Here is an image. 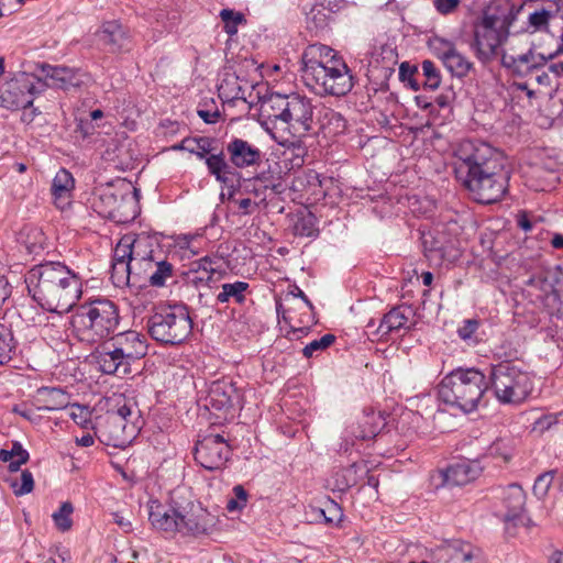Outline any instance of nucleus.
<instances>
[{
    "label": "nucleus",
    "instance_id": "1a4fd4ad",
    "mask_svg": "<svg viewBox=\"0 0 563 563\" xmlns=\"http://www.w3.org/2000/svg\"><path fill=\"white\" fill-rule=\"evenodd\" d=\"M137 190L130 183L118 180L97 189L92 199L93 210L103 218L128 223L139 213Z\"/></svg>",
    "mask_w": 563,
    "mask_h": 563
},
{
    "label": "nucleus",
    "instance_id": "774afa93",
    "mask_svg": "<svg viewBox=\"0 0 563 563\" xmlns=\"http://www.w3.org/2000/svg\"><path fill=\"white\" fill-rule=\"evenodd\" d=\"M549 563H563V551H553L549 558Z\"/></svg>",
    "mask_w": 563,
    "mask_h": 563
},
{
    "label": "nucleus",
    "instance_id": "bb28decb",
    "mask_svg": "<svg viewBox=\"0 0 563 563\" xmlns=\"http://www.w3.org/2000/svg\"><path fill=\"white\" fill-rule=\"evenodd\" d=\"M99 34L101 41L110 46L112 52H122L130 48L129 32L118 21L102 23Z\"/></svg>",
    "mask_w": 563,
    "mask_h": 563
},
{
    "label": "nucleus",
    "instance_id": "dca6fc26",
    "mask_svg": "<svg viewBox=\"0 0 563 563\" xmlns=\"http://www.w3.org/2000/svg\"><path fill=\"white\" fill-rule=\"evenodd\" d=\"M98 439L108 446L124 448L134 438L136 428L108 413L92 427Z\"/></svg>",
    "mask_w": 563,
    "mask_h": 563
},
{
    "label": "nucleus",
    "instance_id": "13d9d810",
    "mask_svg": "<svg viewBox=\"0 0 563 563\" xmlns=\"http://www.w3.org/2000/svg\"><path fill=\"white\" fill-rule=\"evenodd\" d=\"M109 416H118V418H121V422L129 423L130 418L133 415V411L130 406L126 404L119 407L115 411H109L107 412Z\"/></svg>",
    "mask_w": 563,
    "mask_h": 563
},
{
    "label": "nucleus",
    "instance_id": "20e7f679",
    "mask_svg": "<svg viewBox=\"0 0 563 563\" xmlns=\"http://www.w3.org/2000/svg\"><path fill=\"white\" fill-rule=\"evenodd\" d=\"M42 71L45 79L52 80V84L26 73L0 84V107L12 111L26 109L33 104L34 98L49 86L69 90L85 85L88 80L86 74L65 66L43 65Z\"/></svg>",
    "mask_w": 563,
    "mask_h": 563
},
{
    "label": "nucleus",
    "instance_id": "6e6552de",
    "mask_svg": "<svg viewBox=\"0 0 563 563\" xmlns=\"http://www.w3.org/2000/svg\"><path fill=\"white\" fill-rule=\"evenodd\" d=\"M152 527L168 536L199 537L208 534L213 526L211 516L201 507L165 509L161 505L151 507L148 515Z\"/></svg>",
    "mask_w": 563,
    "mask_h": 563
},
{
    "label": "nucleus",
    "instance_id": "4c0bfd02",
    "mask_svg": "<svg viewBox=\"0 0 563 563\" xmlns=\"http://www.w3.org/2000/svg\"><path fill=\"white\" fill-rule=\"evenodd\" d=\"M220 18L224 23V31L230 36L238 33L239 25L246 23V19L243 13L231 9H222L220 11Z\"/></svg>",
    "mask_w": 563,
    "mask_h": 563
},
{
    "label": "nucleus",
    "instance_id": "c85d7f7f",
    "mask_svg": "<svg viewBox=\"0 0 563 563\" xmlns=\"http://www.w3.org/2000/svg\"><path fill=\"white\" fill-rule=\"evenodd\" d=\"M314 128L325 136H334L344 132L346 122L339 112L321 107L317 111V117H314Z\"/></svg>",
    "mask_w": 563,
    "mask_h": 563
},
{
    "label": "nucleus",
    "instance_id": "2f4dec72",
    "mask_svg": "<svg viewBox=\"0 0 563 563\" xmlns=\"http://www.w3.org/2000/svg\"><path fill=\"white\" fill-rule=\"evenodd\" d=\"M174 267L166 260L158 256L144 268L142 276L154 287H162L173 276Z\"/></svg>",
    "mask_w": 563,
    "mask_h": 563
},
{
    "label": "nucleus",
    "instance_id": "c9c22d12",
    "mask_svg": "<svg viewBox=\"0 0 563 563\" xmlns=\"http://www.w3.org/2000/svg\"><path fill=\"white\" fill-rule=\"evenodd\" d=\"M0 460L9 462L10 471L16 472L22 464L27 462L29 453L19 442H14L11 450L0 451Z\"/></svg>",
    "mask_w": 563,
    "mask_h": 563
},
{
    "label": "nucleus",
    "instance_id": "3c124183",
    "mask_svg": "<svg viewBox=\"0 0 563 563\" xmlns=\"http://www.w3.org/2000/svg\"><path fill=\"white\" fill-rule=\"evenodd\" d=\"M488 454L493 457L501 459L504 462L510 460L512 454V449L510 446L509 441L504 439H498L490 444L488 448Z\"/></svg>",
    "mask_w": 563,
    "mask_h": 563
},
{
    "label": "nucleus",
    "instance_id": "5701e85b",
    "mask_svg": "<svg viewBox=\"0 0 563 563\" xmlns=\"http://www.w3.org/2000/svg\"><path fill=\"white\" fill-rule=\"evenodd\" d=\"M225 150L232 168L253 167L258 165L262 159L261 150L243 139H232Z\"/></svg>",
    "mask_w": 563,
    "mask_h": 563
},
{
    "label": "nucleus",
    "instance_id": "79ce46f5",
    "mask_svg": "<svg viewBox=\"0 0 563 563\" xmlns=\"http://www.w3.org/2000/svg\"><path fill=\"white\" fill-rule=\"evenodd\" d=\"M43 394L46 395V410H57L62 408H68V396L65 391L59 388L45 389Z\"/></svg>",
    "mask_w": 563,
    "mask_h": 563
},
{
    "label": "nucleus",
    "instance_id": "f257e3e1",
    "mask_svg": "<svg viewBox=\"0 0 563 563\" xmlns=\"http://www.w3.org/2000/svg\"><path fill=\"white\" fill-rule=\"evenodd\" d=\"M457 181L482 203H494L507 191L508 173L500 152L484 142L466 140L454 152Z\"/></svg>",
    "mask_w": 563,
    "mask_h": 563
},
{
    "label": "nucleus",
    "instance_id": "39448f33",
    "mask_svg": "<svg viewBox=\"0 0 563 563\" xmlns=\"http://www.w3.org/2000/svg\"><path fill=\"white\" fill-rule=\"evenodd\" d=\"M316 107L299 93L272 95L261 103V125L277 140L278 132L303 136L314 130Z\"/></svg>",
    "mask_w": 563,
    "mask_h": 563
},
{
    "label": "nucleus",
    "instance_id": "9d476101",
    "mask_svg": "<svg viewBox=\"0 0 563 563\" xmlns=\"http://www.w3.org/2000/svg\"><path fill=\"white\" fill-rule=\"evenodd\" d=\"M487 385L500 404L519 405L532 393L533 378L518 365L501 362L492 366Z\"/></svg>",
    "mask_w": 563,
    "mask_h": 563
},
{
    "label": "nucleus",
    "instance_id": "c03bdc74",
    "mask_svg": "<svg viewBox=\"0 0 563 563\" xmlns=\"http://www.w3.org/2000/svg\"><path fill=\"white\" fill-rule=\"evenodd\" d=\"M334 341H335V335H333L331 333H327L322 338H320L318 340H313L310 343H308L303 347L302 354H303V356L310 358L313 355L318 354L319 352H322L325 349H328L330 345H332L334 343Z\"/></svg>",
    "mask_w": 563,
    "mask_h": 563
},
{
    "label": "nucleus",
    "instance_id": "423d86ee",
    "mask_svg": "<svg viewBox=\"0 0 563 563\" xmlns=\"http://www.w3.org/2000/svg\"><path fill=\"white\" fill-rule=\"evenodd\" d=\"M120 319L112 300L96 298L77 307L71 317L73 333L81 343L100 344L117 332Z\"/></svg>",
    "mask_w": 563,
    "mask_h": 563
},
{
    "label": "nucleus",
    "instance_id": "37998d69",
    "mask_svg": "<svg viewBox=\"0 0 563 563\" xmlns=\"http://www.w3.org/2000/svg\"><path fill=\"white\" fill-rule=\"evenodd\" d=\"M14 349L11 331L0 324V365L11 360V353Z\"/></svg>",
    "mask_w": 563,
    "mask_h": 563
},
{
    "label": "nucleus",
    "instance_id": "a211bd4d",
    "mask_svg": "<svg viewBox=\"0 0 563 563\" xmlns=\"http://www.w3.org/2000/svg\"><path fill=\"white\" fill-rule=\"evenodd\" d=\"M431 47L434 55L453 76L465 77L472 69L473 64L456 49L451 41L434 37L431 42Z\"/></svg>",
    "mask_w": 563,
    "mask_h": 563
},
{
    "label": "nucleus",
    "instance_id": "aec40b11",
    "mask_svg": "<svg viewBox=\"0 0 563 563\" xmlns=\"http://www.w3.org/2000/svg\"><path fill=\"white\" fill-rule=\"evenodd\" d=\"M482 555V549L460 539L445 542L434 550L439 563H449L450 560L457 563H477Z\"/></svg>",
    "mask_w": 563,
    "mask_h": 563
},
{
    "label": "nucleus",
    "instance_id": "0eeeda50",
    "mask_svg": "<svg viewBox=\"0 0 563 563\" xmlns=\"http://www.w3.org/2000/svg\"><path fill=\"white\" fill-rule=\"evenodd\" d=\"M488 390L483 372L475 367L457 368L445 375L438 389L441 401L464 413L473 412Z\"/></svg>",
    "mask_w": 563,
    "mask_h": 563
},
{
    "label": "nucleus",
    "instance_id": "c756f323",
    "mask_svg": "<svg viewBox=\"0 0 563 563\" xmlns=\"http://www.w3.org/2000/svg\"><path fill=\"white\" fill-rule=\"evenodd\" d=\"M153 240L150 236H133L132 264L135 267L136 276H142L144 268L157 256L153 250Z\"/></svg>",
    "mask_w": 563,
    "mask_h": 563
},
{
    "label": "nucleus",
    "instance_id": "e2e57ef3",
    "mask_svg": "<svg viewBox=\"0 0 563 563\" xmlns=\"http://www.w3.org/2000/svg\"><path fill=\"white\" fill-rule=\"evenodd\" d=\"M78 129L84 136H88V135L92 134L95 128L90 121H85L84 119H80Z\"/></svg>",
    "mask_w": 563,
    "mask_h": 563
},
{
    "label": "nucleus",
    "instance_id": "a19ab883",
    "mask_svg": "<svg viewBox=\"0 0 563 563\" xmlns=\"http://www.w3.org/2000/svg\"><path fill=\"white\" fill-rule=\"evenodd\" d=\"M74 507L71 503L65 501L59 509L52 515L56 528L63 532L68 531L73 526L71 514Z\"/></svg>",
    "mask_w": 563,
    "mask_h": 563
},
{
    "label": "nucleus",
    "instance_id": "49530a36",
    "mask_svg": "<svg viewBox=\"0 0 563 563\" xmlns=\"http://www.w3.org/2000/svg\"><path fill=\"white\" fill-rule=\"evenodd\" d=\"M284 154L288 156V159L290 161L292 168L301 167L305 163V155L307 154V148L300 141H292L289 143Z\"/></svg>",
    "mask_w": 563,
    "mask_h": 563
},
{
    "label": "nucleus",
    "instance_id": "f3484780",
    "mask_svg": "<svg viewBox=\"0 0 563 563\" xmlns=\"http://www.w3.org/2000/svg\"><path fill=\"white\" fill-rule=\"evenodd\" d=\"M386 426V417L380 411L365 410L356 424H352L346 430L344 438V445L341 450L349 451V445H354V440H372L374 439Z\"/></svg>",
    "mask_w": 563,
    "mask_h": 563
},
{
    "label": "nucleus",
    "instance_id": "f704fd0d",
    "mask_svg": "<svg viewBox=\"0 0 563 563\" xmlns=\"http://www.w3.org/2000/svg\"><path fill=\"white\" fill-rule=\"evenodd\" d=\"M219 97L224 101L245 100L244 89L234 75L225 76L218 87Z\"/></svg>",
    "mask_w": 563,
    "mask_h": 563
},
{
    "label": "nucleus",
    "instance_id": "b1692460",
    "mask_svg": "<svg viewBox=\"0 0 563 563\" xmlns=\"http://www.w3.org/2000/svg\"><path fill=\"white\" fill-rule=\"evenodd\" d=\"M413 318L415 310L411 306L400 305L394 307L384 314L376 332L383 338L396 331L408 330L412 324Z\"/></svg>",
    "mask_w": 563,
    "mask_h": 563
},
{
    "label": "nucleus",
    "instance_id": "f03ea898",
    "mask_svg": "<svg viewBox=\"0 0 563 563\" xmlns=\"http://www.w3.org/2000/svg\"><path fill=\"white\" fill-rule=\"evenodd\" d=\"M29 294L45 310L69 311L82 294L81 277L60 262L33 266L25 275Z\"/></svg>",
    "mask_w": 563,
    "mask_h": 563
},
{
    "label": "nucleus",
    "instance_id": "4be33fe9",
    "mask_svg": "<svg viewBox=\"0 0 563 563\" xmlns=\"http://www.w3.org/2000/svg\"><path fill=\"white\" fill-rule=\"evenodd\" d=\"M91 356L102 374L124 377L131 373L129 362L121 358L108 341L100 343Z\"/></svg>",
    "mask_w": 563,
    "mask_h": 563
},
{
    "label": "nucleus",
    "instance_id": "9b49d317",
    "mask_svg": "<svg viewBox=\"0 0 563 563\" xmlns=\"http://www.w3.org/2000/svg\"><path fill=\"white\" fill-rule=\"evenodd\" d=\"M150 336L164 345L184 343L192 332V320L186 306L175 305L161 308L147 318Z\"/></svg>",
    "mask_w": 563,
    "mask_h": 563
},
{
    "label": "nucleus",
    "instance_id": "338daca9",
    "mask_svg": "<svg viewBox=\"0 0 563 563\" xmlns=\"http://www.w3.org/2000/svg\"><path fill=\"white\" fill-rule=\"evenodd\" d=\"M551 245L556 250H563V234L555 233L552 236Z\"/></svg>",
    "mask_w": 563,
    "mask_h": 563
},
{
    "label": "nucleus",
    "instance_id": "864d4df0",
    "mask_svg": "<svg viewBox=\"0 0 563 563\" xmlns=\"http://www.w3.org/2000/svg\"><path fill=\"white\" fill-rule=\"evenodd\" d=\"M478 325L479 322L476 319L464 320L463 324L457 330L459 336L466 342H476L474 334L476 333Z\"/></svg>",
    "mask_w": 563,
    "mask_h": 563
},
{
    "label": "nucleus",
    "instance_id": "5fc2aeb1",
    "mask_svg": "<svg viewBox=\"0 0 563 563\" xmlns=\"http://www.w3.org/2000/svg\"><path fill=\"white\" fill-rule=\"evenodd\" d=\"M550 16V11L541 9L529 15V23L534 30H542L548 25Z\"/></svg>",
    "mask_w": 563,
    "mask_h": 563
},
{
    "label": "nucleus",
    "instance_id": "473e14b6",
    "mask_svg": "<svg viewBox=\"0 0 563 563\" xmlns=\"http://www.w3.org/2000/svg\"><path fill=\"white\" fill-rule=\"evenodd\" d=\"M423 244L431 258L453 262L459 257V250L453 241L446 243L440 235L431 236V240L424 236Z\"/></svg>",
    "mask_w": 563,
    "mask_h": 563
},
{
    "label": "nucleus",
    "instance_id": "72a5a7b5",
    "mask_svg": "<svg viewBox=\"0 0 563 563\" xmlns=\"http://www.w3.org/2000/svg\"><path fill=\"white\" fill-rule=\"evenodd\" d=\"M250 285L245 282L236 280L234 283H224L220 286V292L216 300L219 303H229L231 301L242 305L246 299V292Z\"/></svg>",
    "mask_w": 563,
    "mask_h": 563
},
{
    "label": "nucleus",
    "instance_id": "7ed1b4c3",
    "mask_svg": "<svg viewBox=\"0 0 563 563\" xmlns=\"http://www.w3.org/2000/svg\"><path fill=\"white\" fill-rule=\"evenodd\" d=\"M301 78L316 95L346 96L354 87V76L344 59L323 44L308 45L301 54Z\"/></svg>",
    "mask_w": 563,
    "mask_h": 563
},
{
    "label": "nucleus",
    "instance_id": "f8f14e48",
    "mask_svg": "<svg viewBox=\"0 0 563 563\" xmlns=\"http://www.w3.org/2000/svg\"><path fill=\"white\" fill-rule=\"evenodd\" d=\"M214 144V140L206 136L183 140V146L186 147L187 152L206 161L208 172L211 176L223 185H232L238 173L225 161L223 151L217 152Z\"/></svg>",
    "mask_w": 563,
    "mask_h": 563
},
{
    "label": "nucleus",
    "instance_id": "2eb2a0df",
    "mask_svg": "<svg viewBox=\"0 0 563 563\" xmlns=\"http://www.w3.org/2000/svg\"><path fill=\"white\" fill-rule=\"evenodd\" d=\"M232 450L221 434L210 433L198 440L195 446V460L208 471H220L225 467Z\"/></svg>",
    "mask_w": 563,
    "mask_h": 563
},
{
    "label": "nucleus",
    "instance_id": "de8ad7c7",
    "mask_svg": "<svg viewBox=\"0 0 563 563\" xmlns=\"http://www.w3.org/2000/svg\"><path fill=\"white\" fill-rule=\"evenodd\" d=\"M67 409L68 416L76 424L82 428H88V426L91 423V411L88 409V407L75 404L69 406Z\"/></svg>",
    "mask_w": 563,
    "mask_h": 563
},
{
    "label": "nucleus",
    "instance_id": "a878e982",
    "mask_svg": "<svg viewBox=\"0 0 563 563\" xmlns=\"http://www.w3.org/2000/svg\"><path fill=\"white\" fill-rule=\"evenodd\" d=\"M75 180L73 175L65 168H60L52 181L51 192L54 205L65 210L70 205Z\"/></svg>",
    "mask_w": 563,
    "mask_h": 563
},
{
    "label": "nucleus",
    "instance_id": "6ab92c4d",
    "mask_svg": "<svg viewBox=\"0 0 563 563\" xmlns=\"http://www.w3.org/2000/svg\"><path fill=\"white\" fill-rule=\"evenodd\" d=\"M107 341L119 353L121 358L129 362L130 366L147 353L146 340L136 331L130 330L118 334L114 333Z\"/></svg>",
    "mask_w": 563,
    "mask_h": 563
},
{
    "label": "nucleus",
    "instance_id": "09e8293b",
    "mask_svg": "<svg viewBox=\"0 0 563 563\" xmlns=\"http://www.w3.org/2000/svg\"><path fill=\"white\" fill-rule=\"evenodd\" d=\"M132 262L121 261L112 263V278L118 283L129 282L131 275L136 276V271Z\"/></svg>",
    "mask_w": 563,
    "mask_h": 563
},
{
    "label": "nucleus",
    "instance_id": "cd10ccee",
    "mask_svg": "<svg viewBox=\"0 0 563 563\" xmlns=\"http://www.w3.org/2000/svg\"><path fill=\"white\" fill-rule=\"evenodd\" d=\"M219 265V260L210 256L191 262L188 265V271L185 273L187 282L196 286L210 283L218 272Z\"/></svg>",
    "mask_w": 563,
    "mask_h": 563
},
{
    "label": "nucleus",
    "instance_id": "6e6d98bb",
    "mask_svg": "<svg viewBox=\"0 0 563 563\" xmlns=\"http://www.w3.org/2000/svg\"><path fill=\"white\" fill-rule=\"evenodd\" d=\"M461 3V0H433L435 10L443 15L454 12Z\"/></svg>",
    "mask_w": 563,
    "mask_h": 563
},
{
    "label": "nucleus",
    "instance_id": "58836bf2",
    "mask_svg": "<svg viewBox=\"0 0 563 563\" xmlns=\"http://www.w3.org/2000/svg\"><path fill=\"white\" fill-rule=\"evenodd\" d=\"M10 486L15 496H23L31 493L34 488L33 475L29 470H24L20 475L11 477Z\"/></svg>",
    "mask_w": 563,
    "mask_h": 563
},
{
    "label": "nucleus",
    "instance_id": "e433bc0d",
    "mask_svg": "<svg viewBox=\"0 0 563 563\" xmlns=\"http://www.w3.org/2000/svg\"><path fill=\"white\" fill-rule=\"evenodd\" d=\"M331 16L330 12L313 3L310 11L306 13L308 27L316 32L322 31L329 25Z\"/></svg>",
    "mask_w": 563,
    "mask_h": 563
},
{
    "label": "nucleus",
    "instance_id": "680f3d73",
    "mask_svg": "<svg viewBox=\"0 0 563 563\" xmlns=\"http://www.w3.org/2000/svg\"><path fill=\"white\" fill-rule=\"evenodd\" d=\"M233 493H234V496H235V499L241 503L242 505H246V500H247V493L246 490L243 488V486L241 485H236L233 487Z\"/></svg>",
    "mask_w": 563,
    "mask_h": 563
},
{
    "label": "nucleus",
    "instance_id": "69168bd1",
    "mask_svg": "<svg viewBox=\"0 0 563 563\" xmlns=\"http://www.w3.org/2000/svg\"><path fill=\"white\" fill-rule=\"evenodd\" d=\"M93 442H95L93 437L89 433L76 439V443L84 448L91 446L93 444Z\"/></svg>",
    "mask_w": 563,
    "mask_h": 563
},
{
    "label": "nucleus",
    "instance_id": "052dcab7",
    "mask_svg": "<svg viewBox=\"0 0 563 563\" xmlns=\"http://www.w3.org/2000/svg\"><path fill=\"white\" fill-rule=\"evenodd\" d=\"M198 115L206 122V123H209V124H212V123H216L218 122L219 118H220V112L218 110L216 111H209V110H202V109H198Z\"/></svg>",
    "mask_w": 563,
    "mask_h": 563
},
{
    "label": "nucleus",
    "instance_id": "ddd939ff",
    "mask_svg": "<svg viewBox=\"0 0 563 563\" xmlns=\"http://www.w3.org/2000/svg\"><path fill=\"white\" fill-rule=\"evenodd\" d=\"M500 509L497 516L505 523L509 537H516L519 528H529L531 519L526 515V493L518 484H510L499 489Z\"/></svg>",
    "mask_w": 563,
    "mask_h": 563
},
{
    "label": "nucleus",
    "instance_id": "bf43d9fd",
    "mask_svg": "<svg viewBox=\"0 0 563 563\" xmlns=\"http://www.w3.org/2000/svg\"><path fill=\"white\" fill-rule=\"evenodd\" d=\"M12 287L4 276H0V309L5 300L11 296Z\"/></svg>",
    "mask_w": 563,
    "mask_h": 563
},
{
    "label": "nucleus",
    "instance_id": "393cba45",
    "mask_svg": "<svg viewBox=\"0 0 563 563\" xmlns=\"http://www.w3.org/2000/svg\"><path fill=\"white\" fill-rule=\"evenodd\" d=\"M481 471L482 468L476 462H456L442 472L443 482L450 486H463L476 479Z\"/></svg>",
    "mask_w": 563,
    "mask_h": 563
},
{
    "label": "nucleus",
    "instance_id": "4d7b16f0",
    "mask_svg": "<svg viewBox=\"0 0 563 563\" xmlns=\"http://www.w3.org/2000/svg\"><path fill=\"white\" fill-rule=\"evenodd\" d=\"M314 3L332 14L342 8L343 0H314Z\"/></svg>",
    "mask_w": 563,
    "mask_h": 563
},
{
    "label": "nucleus",
    "instance_id": "412c9836",
    "mask_svg": "<svg viewBox=\"0 0 563 563\" xmlns=\"http://www.w3.org/2000/svg\"><path fill=\"white\" fill-rule=\"evenodd\" d=\"M547 60L548 59L543 55L534 54L533 52L519 54L517 56L503 55V62L505 65L514 66L518 70L525 68L526 71L533 74L536 82L543 87H550L552 85V78L543 69Z\"/></svg>",
    "mask_w": 563,
    "mask_h": 563
},
{
    "label": "nucleus",
    "instance_id": "a18cd8bd",
    "mask_svg": "<svg viewBox=\"0 0 563 563\" xmlns=\"http://www.w3.org/2000/svg\"><path fill=\"white\" fill-rule=\"evenodd\" d=\"M133 256V236L124 235L117 244L113 253V262L129 261Z\"/></svg>",
    "mask_w": 563,
    "mask_h": 563
},
{
    "label": "nucleus",
    "instance_id": "ea45409f",
    "mask_svg": "<svg viewBox=\"0 0 563 563\" xmlns=\"http://www.w3.org/2000/svg\"><path fill=\"white\" fill-rule=\"evenodd\" d=\"M422 76L424 77L423 87L435 90L441 85V74L433 62L426 59L421 63Z\"/></svg>",
    "mask_w": 563,
    "mask_h": 563
},
{
    "label": "nucleus",
    "instance_id": "603ef678",
    "mask_svg": "<svg viewBox=\"0 0 563 563\" xmlns=\"http://www.w3.org/2000/svg\"><path fill=\"white\" fill-rule=\"evenodd\" d=\"M295 231L300 236H313L318 231L316 218L311 213L301 217L295 224Z\"/></svg>",
    "mask_w": 563,
    "mask_h": 563
},
{
    "label": "nucleus",
    "instance_id": "7c9ffc66",
    "mask_svg": "<svg viewBox=\"0 0 563 563\" xmlns=\"http://www.w3.org/2000/svg\"><path fill=\"white\" fill-rule=\"evenodd\" d=\"M235 394V389L231 383L228 382H213L210 385L207 406L216 410H222L232 406V398Z\"/></svg>",
    "mask_w": 563,
    "mask_h": 563
},
{
    "label": "nucleus",
    "instance_id": "8fccbe9b",
    "mask_svg": "<svg viewBox=\"0 0 563 563\" xmlns=\"http://www.w3.org/2000/svg\"><path fill=\"white\" fill-rule=\"evenodd\" d=\"M555 473L556 471H548L537 477L533 485V494L538 498H543L548 494L554 479Z\"/></svg>",
    "mask_w": 563,
    "mask_h": 563
},
{
    "label": "nucleus",
    "instance_id": "0e129e2a",
    "mask_svg": "<svg viewBox=\"0 0 563 563\" xmlns=\"http://www.w3.org/2000/svg\"><path fill=\"white\" fill-rule=\"evenodd\" d=\"M518 225L525 231V232H529L532 230V223L531 221L529 220V218L527 217V214H521L519 216L518 218Z\"/></svg>",
    "mask_w": 563,
    "mask_h": 563
},
{
    "label": "nucleus",
    "instance_id": "4468645a",
    "mask_svg": "<svg viewBox=\"0 0 563 563\" xmlns=\"http://www.w3.org/2000/svg\"><path fill=\"white\" fill-rule=\"evenodd\" d=\"M508 37L505 21L496 16H485L475 25L473 47L477 57L485 62L490 60L500 52L501 45Z\"/></svg>",
    "mask_w": 563,
    "mask_h": 563
}]
</instances>
